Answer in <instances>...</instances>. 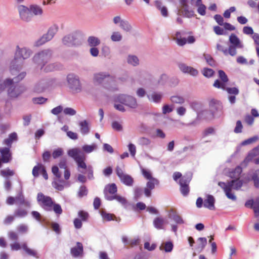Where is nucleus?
<instances>
[{
	"instance_id": "nucleus-1",
	"label": "nucleus",
	"mask_w": 259,
	"mask_h": 259,
	"mask_svg": "<svg viewBox=\"0 0 259 259\" xmlns=\"http://www.w3.org/2000/svg\"><path fill=\"white\" fill-rule=\"evenodd\" d=\"M114 107L117 110L124 112L126 110L124 105L131 108L135 109L138 106L136 99L130 95L126 94H118L113 98Z\"/></svg>"
},
{
	"instance_id": "nucleus-2",
	"label": "nucleus",
	"mask_w": 259,
	"mask_h": 259,
	"mask_svg": "<svg viewBox=\"0 0 259 259\" xmlns=\"http://www.w3.org/2000/svg\"><path fill=\"white\" fill-rule=\"evenodd\" d=\"M218 185L224 190L228 198L235 201L237 199L236 196L231 192V190L232 189L239 190L242 186L243 182L238 179L233 180L227 183L220 182Z\"/></svg>"
},
{
	"instance_id": "nucleus-3",
	"label": "nucleus",
	"mask_w": 259,
	"mask_h": 259,
	"mask_svg": "<svg viewBox=\"0 0 259 259\" xmlns=\"http://www.w3.org/2000/svg\"><path fill=\"white\" fill-rule=\"evenodd\" d=\"M53 55L52 50L44 49L35 54L33 58V61L37 65V67L42 70L45 65L51 60Z\"/></svg>"
},
{
	"instance_id": "nucleus-4",
	"label": "nucleus",
	"mask_w": 259,
	"mask_h": 259,
	"mask_svg": "<svg viewBox=\"0 0 259 259\" xmlns=\"http://www.w3.org/2000/svg\"><path fill=\"white\" fill-rule=\"evenodd\" d=\"M68 154L75 160L79 168H82L84 170L87 169L88 167L84 162L85 155L80 149L76 148L70 149L68 150Z\"/></svg>"
},
{
	"instance_id": "nucleus-5",
	"label": "nucleus",
	"mask_w": 259,
	"mask_h": 259,
	"mask_svg": "<svg viewBox=\"0 0 259 259\" xmlns=\"http://www.w3.org/2000/svg\"><path fill=\"white\" fill-rule=\"evenodd\" d=\"M59 27L57 25L54 24L48 29L47 33L44 34L35 42V46L38 47L51 40L58 32Z\"/></svg>"
},
{
	"instance_id": "nucleus-6",
	"label": "nucleus",
	"mask_w": 259,
	"mask_h": 259,
	"mask_svg": "<svg viewBox=\"0 0 259 259\" xmlns=\"http://www.w3.org/2000/svg\"><path fill=\"white\" fill-rule=\"evenodd\" d=\"M94 81L97 83H104L105 87L108 88L109 87L106 85L105 82H109L111 84H114L115 78L108 73L100 72L94 74Z\"/></svg>"
},
{
	"instance_id": "nucleus-7",
	"label": "nucleus",
	"mask_w": 259,
	"mask_h": 259,
	"mask_svg": "<svg viewBox=\"0 0 259 259\" xmlns=\"http://www.w3.org/2000/svg\"><path fill=\"white\" fill-rule=\"evenodd\" d=\"M180 8L177 10V15H183L185 17L191 18L195 16L193 9H190L188 0H179Z\"/></svg>"
},
{
	"instance_id": "nucleus-8",
	"label": "nucleus",
	"mask_w": 259,
	"mask_h": 259,
	"mask_svg": "<svg viewBox=\"0 0 259 259\" xmlns=\"http://www.w3.org/2000/svg\"><path fill=\"white\" fill-rule=\"evenodd\" d=\"M67 82L68 87L72 93H78L81 91L82 87L79 78L77 76L73 75H68Z\"/></svg>"
},
{
	"instance_id": "nucleus-9",
	"label": "nucleus",
	"mask_w": 259,
	"mask_h": 259,
	"mask_svg": "<svg viewBox=\"0 0 259 259\" xmlns=\"http://www.w3.org/2000/svg\"><path fill=\"white\" fill-rule=\"evenodd\" d=\"M55 80L51 78H44L39 80L33 88V91L36 93H41L44 92L50 87L53 85Z\"/></svg>"
},
{
	"instance_id": "nucleus-10",
	"label": "nucleus",
	"mask_w": 259,
	"mask_h": 259,
	"mask_svg": "<svg viewBox=\"0 0 259 259\" xmlns=\"http://www.w3.org/2000/svg\"><path fill=\"white\" fill-rule=\"evenodd\" d=\"M37 200L41 207L47 211H52L53 205L52 199L47 196H45L42 193L37 194Z\"/></svg>"
},
{
	"instance_id": "nucleus-11",
	"label": "nucleus",
	"mask_w": 259,
	"mask_h": 259,
	"mask_svg": "<svg viewBox=\"0 0 259 259\" xmlns=\"http://www.w3.org/2000/svg\"><path fill=\"white\" fill-rule=\"evenodd\" d=\"M116 173L123 184L128 186L133 185L134 179L130 175L124 173L122 169L118 166L116 167Z\"/></svg>"
},
{
	"instance_id": "nucleus-12",
	"label": "nucleus",
	"mask_w": 259,
	"mask_h": 259,
	"mask_svg": "<svg viewBox=\"0 0 259 259\" xmlns=\"http://www.w3.org/2000/svg\"><path fill=\"white\" fill-rule=\"evenodd\" d=\"M79 34L76 32H73L65 36L62 38L63 44L67 46L78 45L80 42L78 40Z\"/></svg>"
},
{
	"instance_id": "nucleus-13",
	"label": "nucleus",
	"mask_w": 259,
	"mask_h": 259,
	"mask_svg": "<svg viewBox=\"0 0 259 259\" xmlns=\"http://www.w3.org/2000/svg\"><path fill=\"white\" fill-rule=\"evenodd\" d=\"M117 186L114 183L107 185L104 189V194L105 198L108 201H112L113 200V196H114L117 193Z\"/></svg>"
},
{
	"instance_id": "nucleus-14",
	"label": "nucleus",
	"mask_w": 259,
	"mask_h": 259,
	"mask_svg": "<svg viewBox=\"0 0 259 259\" xmlns=\"http://www.w3.org/2000/svg\"><path fill=\"white\" fill-rule=\"evenodd\" d=\"M219 76L221 81L217 79L213 83V87L218 89H222L223 90L226 89V83L228 81L229 79L227 75L225 72L220 70L218 71Z\"/></svg>"
},
{
	"instance_id": "nucleus-15",
	"label": "nucleus",
	"mask_w": 259,
	"mask_h": 259,
	"mask_svg": "<svg viewBox=\"0 0 259 259\" xmlns=\"http://www.w3.org/2000/svg\"><path fill=\"white\" fill-rule=\"evenodd\" d=\"M15 84H9L8 91L9 95L14 98L17 97L25 90L24 87Z\"/></svg>"
},
{
	"instance_id": "nucleus-16",
	"label": "nucleus",
	"mask_w": 259,
	"mask_h": 259,
	"mask_svg": "<svg viewBox=\"0 0 259 259\" xmlns=\"http://www.w3.org/2000/svg\"><path fill=\"white\" fill-rule=\"evenodd\" d=\"M23 61L21 58H19L15 55L14 59L12 61L10 65V71L13 75L19 71L22 68Z\"/></svg>"
},
{
	"instance_id": "nucleus-17",
	"label": "nucleus",
	"mask_w": 259,
	"mask_h": 259,
	"mask_svg": "<svg viewBox=\"0 0 259 259\" xmlns=\"http://www.w3.org/2000/svg\"><path fill=\"white\" fill-rule=\"evenodd\" d=\"M191 179L186 176H184L179 181L180 191L184 196H187L189 193V184Z\"/></svg>"
},
{
	"instance_id": "nucleus-18",
	"label": "nucleus",
	"mask_w": 259,
	"mask_h": 259,
	"mask_svg": "<svg viewBox=\"0 0 259 259\" xmlns=\"http://www.w3.org/2000/svg\"><path fill=\"white\" fill-rule=\"evenodd\" d=\"M18 9L21 19L27 22L31 20L32 14L30 12V8L29 9L23 5H20L18 7Z\"/></svg>"
},
{
	"instance_id": "nucleus-19",
	"label": "nucleus",
	"mask_w": 259,
	"mask_h": 259,
	"mask_svg": "<svg viewBox=\"0 0 259 259\" xmlns=\"http://www.w3.org/2000/svg\"><path fill=\"white\" fill-rule=\"evenodd\" d=\"M209 108L212 116H220L222 113L223 106L218 101H211Z\"/></svg>"
},
{
	"instance_id": "nucleus-20",
	"label": "nucleus",
	"mask_w": 259,
	"mask_h": 259,
	"mask_svg": "<svg viewBox=\"0 0 259 259\" xmlns=\"http://www.w3.org/2000/svg\"><path fill=\"white\" fill-rule=\"evenodd\" d=\"M0 153L2 158H0V167L2 166V162L8 163L11 159V154L9 147L0 148Z\"/></svg>"
},
{
	"instance_id": "nucleus-21",
	"label": "nucleus",
	"mask_w": 259,
	"mask_h": 259,
	"mask_svg": "<svg viewBox=\"0 0 259 259\" xmlns=\"http://www.w3.org/2000/svg\"><path fill=\"white\" fill-rule=\"evenodd\" d=\"M159 184V181L155 178H152L148 180L146 184V187L144 188V193L147 197H150L151 195V191L155 188V185Z\"/></svg>"
},
{
	"instance_id": "nucleus-22",
	"label": "nucleus",
	"mask_w": 259,
	"mask_h": 259,
	"mask_svg": "<svg viewBox=\"0 0 259 259\" xmlns=\"http://www.w3.org/2000/svg\"><path fill=\"white\" fill-rule=\"evenodd\" d=\"M179 68L184 73H188L192 76H195L198 73V71L195 68L188 66L184 63H180L179 64Z\"/></svg>"
},
{
	"instance_id": "nucleus-23",
	"label": "nucleus",
	"mask_w": 259,
	"mask_h": 259,
	"mask_svg": "<svg viewBox=\"0 0 259 259\" xmlns=\"http://www.w3.org/2000/svg\"><path fill=\"white\" fill-rule=\"evenodd\" d=\"M31 54V51L30 50L26 48L19 49L17 50L15 55L19 58H21L23 61L29 58Z\"/></svg>"
},
{
	"instance_id": "nucleus-24",
	"label": "nucleus",
	"mask_w": 259,
	"mask_h": 259,
	"mask_svg": "<svg viewBox=\"0 0 259 259\" xmlns=\"http://www.w3.org/2000/svg\"><path fill=\"white\" fill-rule=\"evenodd\" d=\"M83 245L81 243L77 242L76 246L71 248L70 253L72 256L74 257H78L83 253Z\"/></svg>"
},
{
	"instance_id": "nucleus-25",
	"label": "nucleus",
	"mask_w": 259,
	"mask_h": 259,
	"mask_svg": "<svg viewBox=\"0 0 259 259\" xmlns=\"http://www.w3.org/2000/svg\"><path fill=\"white\" fill-rule=\"evenodd\" d=\"M215 198L212 195H207L206 199H204L203 205L205 207L210 209L214 210Z\"/></svg>"
},
{
	"instance_id": "nucleus-26",
	"label": "nucleus",
	"mask_w": 259,
	"mask_h": 259,
	"mask_svg": "<svg viewBox=\"0 0 259 259\" xmlns=\"http://www.w3.org/2000/svg\"><path fill=\"white\" fill-rule=\"evenodd\" d=\"M163 95L161 93L153 92L150 94L147 95V98L149 101L156 103H159L161 102Z\"/></svg>"
},
{
	"instance_id": "nucleus-27",
	"label": "nucleus",
	"mask_w": 259,
	"mask_h": 259,
	"mask_svg": "<svg viewBox=\"0 0 259 259\" xmlns=\"http://www.w3.org/2000/svg\"><path fill=\"white\" fill-rule=\"evenodd\" d=\"M245 180L247 182H249L250 180L253 181L254 186L255 188H259V169H257L253 172L250 175V178L248 177L247 178H245Z\"/></svg>"
},
{
	"instance_id": "nucleus-28",
	"label": "nucleus",
	"mask_w": 259,
	"mask_h": 259,
	"mask_svg": "<svg viewBox=\"0 0 259 259\" xmlns=\"http://www.w3.org/2000/svg\"><path fill=\"white\" fill-rule=\"evenodd\" d=\"M229 41L231 44V46H234L239 49H241L243 47V45L240 40L235 34L232 33L230 35Z\"/></svg>"
},
{
	"instance_id": "nucleus-29",
	"label": "nucleus",
	"mask_w": 259,
	"mask_h": 259,
	"mask_svg": "<svg viewBox=\"0 0 259 259\" xmlns=\"http://www.w3.org/2000/svg\"><path fill=\"white\" fill-rule=\"evenodd\" d=\"M168 218L172 219L178 224H182L184 223L181 217L178 214L176 211L172 209H170L169 211Z\"/></svg>"
},
{
	"instance_id": "nucleus-30",
	"label": "nucleus",
	"mask_w": 259,
	"mask_h": 259,
	"mask_svg": "<svg viewBox=\"0 0 259 259\" xmlns=\"http://www.w3.org/2000/svg\"><path fill=\"white\" fill-rule=\"evenodd\" d=\"M26 75V72H22L20 73L17 76L14 77L13 79H7L6 80V83L12 84L17 83L25 78Z\"/></svg>"
},
{
	"instance_id": "nucleus-31",
	"label": "nucleus",
	"mask_w": 259,
	"mask_h": 259,
	"mask_svg": "<svg viewBox=\"0 0 259 259\" xmlns=\"http://www.w3.org/2000/svg\"><path fill=\"white\" fill-rule=\"evenodd\" d=\"M15 202L17 204L23 205L26 207H29L30 206V202L25 199L24 196L22 192L19 193L15 197Z\"/></svg>"
},
{
	"instance_id": "nucleus-32",
	"label": "nucleus",
	"mask_w": 259,
	"mask_h": 259,
	"mask_svg": "<svg viewBox=\"0 0 259 259\" xmlns=\"http://www.w3.org/2000/svg\"><path fill=\"white\" fill-rule=\"evenodd\" d=\"M79 125L80 133L82 135H87L90 132V128L87 120H84L79 122Z\"/></svg>"
},
{
	"instance_id": "nucleus-33",
	"label": "nucleus",
	"mask_w": 259,
	"mask_h": 259,
	"mask_svg": "<svg viewBox=\"0 0 259 259\" xmlns=\"http://www.w3.org/2000/svg\"><path fill=\"white\" fill-rule=\"evenodd\" d=\"M242 171L241 167L238 166L234 169L229 172V177L232 179H239L240 174Z\"/></svg>"
},
{
	"instance_id": "nucleus-34",
	"label": "nucleus",
	"mask_w": 259,
	"mask_h": 259,
	"mask_svg": "<svg viewBox=\"0 0 259 259\" xmlns=\"http://www.w3.org/2000/svg\"><path fill=\"white\" fill-rule=\"evenodd\" d=\"M173 247V244L171 241H167L163 242L159 247V249L166 252H170L172 251Z\"/></svg>"
},
{
	"instance_id": "nucleus-35",
	"label": "nucleus",
	"mask_w": 259,
	"mask_h": 259,
	"mask_svg": "<svg viewBox=\"0 0 259 259\" xmlns=\"http://www.w3.org/2000/svg\"><path fill=\"white\" fill-rule=\"evenodd\" d=\"M153 225L157 229H163L164 225V220L162 218L157 217L153 221Z\"/></svg>"
},
{
	"instance_id": "nucleus-36",
	"label": "nucleus",
	"mask_w": 259,
	"mask_h": 259,
	"mask_svg": "<svg viewBox=\"0 0 259 259\" xmlns=\"http://www.w3.org/2000/svg\"><path fill=\"white\" fill-rule=\"evenodd\" d=\"M88 42L90 46L92 47H96L100 44V39L95 36H90L88 39Z\"/></svg>"
},
{
	"instance_id": "nucleus-37",
	"label": "nucleus",
	"mask_w": 259,
	"mask_h": 259,
	"mask_svg": "<svg viewBox=\"0 0 259 259\" xmlns=\"http://www.w3.org/2000/svg\"><path fill=\"white\" fill-rule=\"evenodd\" d=\"M128 64L136 66L139 64V60L138 58L135 55H129L127 59Z\"/></svg>"
},
{
	"instance_id": "nucleus-38",
	"label": "nucleus",
	"mask_w": 259,
	"mask_h": 259,
	"mask_svg": "<svg viewBox=\"0 0 259 259\" xmlns=\"http://www.w3.org/2000/svg\"><path fill=\"white\" fill-rule=\"evenodd\" d=\"M27 211L23 208H19L15 210L14 215L16 217L23 218L27 215Z\"/></svg>"
},
{
	"instance_id": "nucleus-39",
	"label": "nucleus",
	"mask_w": 259,
	"mask_h": 259,
	"mask_svg": "<svg viewBox=\"0 0 259 259\" xmlns=\"http://www.w3.org/2000/svg\"><path fill=\"white\" fill-rule=\"evenodd\" d=\"M120 27L124 31L130 32L132 29V26L126 20H123L119 25Z\"/></svg>"
},
{
	"instance_id": "nucleus-40",
	"label": "nucleus",
	"mask_w": 259,
	"mask_h": 259,
	"mask_svg": "<svg viewBox=\"0 0 259 259\" xmlns=\"http://www.w3.org/2000/svg\"><path fill=\"white\" fill-rule=\"evenodd\" d=\"M30 12L35 15H40L42 13V10L37 5H32L30 6Z\"/></svg>"
},
{
	"instance_id": "nucleus-41",
	"label": "nucleus",
	"mask_w": 259,
	"mask_h": 259,
	"mask_svg": "<svg viewBox=\"0 0 259 259\" xmlns=\"http://www.w3.org/2000/svg\"><path fill=\"white\" fill-rule=\"evenodd\" d=\"M58 68V65L56 63L49 64L44 66V71L46 72L53 71Z\"/></svg>"
},
{
	"instance_id": "nucleus-42",
	"label": "nucleus",
	"mask_w": 259,
	"mask_h": 259,
	"mask_svg": "<svg viewBox=\"0 0 259 259\" xmlns=\"http://www.w3.org/2000/svg\"><path fill=\"white\" fill-rule=\"evenodd\" d=\"M96 148H97V145L95 144H93L92 145H84L82 147V150L84 152L87 153L92 152L93 151L95 150Z\"/></svg>"
},
{
	"instance_id": "nucleus-43",
	"label": "nucleus",
	"mask_w": 259,
	"mask_h": 259,
	"mask_svg": "<svg viewBox=\"0 0 259 259\" xmlns=\"http://www.w3.org/2000/svg\"><path fill=\"white\" fill-rule=\"evenodd\" d=\"M198 7L197 12L201 15L204 16L206 14V6L202 3V1L198 5H195Z\"/></svg>"
},
{
	"instance_id": "nucleus-44",
	"label": "nucleus",
	"mask_w": 259,
	"mask_h": 259,
	"mask_svg": "<svg viewBox=\"0 0 259 259\" xmlns=\"http://www.w3.org/2000/svg\"><path fill=\"white\" fill-rule=\"evenodd\" d=\"M22 247L29 255L36 256L37 253L36 251L28 248L26 243H23Z\"/></svg>"
},
{
	"instance_id": "nucleus-45",
	"label": "nucleus",
	"mask_w": 259,
	"mask_h": 259,
	"mask_svg": "<svg viewBox=\"0 0 259 259\" xmlns=\"http://www.w3.org/2000/svg\"><path fill=\"white\" fill-rule=\"evenodd\" d=\"M122 38V36L118 31H114L111 35V39L113 41H119Z\"/></svg>"
},
{
	"instance_id": "nucleus-46",
	"label": "nucleus",
	"mask_w": 259,
	"mask_h": 259,
	"mask_svg": "<svg viewBox=\"0 0 259 259\" xmlns=\"http://www.w3.org/2000/svg\"><path fill=\"white\" fill-rule=\"evenodd\" d=\"M88 193V189L85 186L80 187L77 195L79 197L81 198L84 196H87Z\"/></svg>"
},
{
	"instance_id": "nucleus-47",
	"label": "nucleus",
	"mask_w": 259,
	"mask_h": 259,
	"mask_svg": "<svg viewBox=\"0 0 259 259\" xmlns=\"http://www.w3.org/2000/svg\"><path fill=\"white\" fill-rule=\"evenodd\" d=\"M138 143L141 146H148L151 144V141L147 138L141 137L138 140Z\"/></svg>"
},
{
	"instance_id": "nucleus-48",
	"label": "nucleus",
	"mask_w": 259,
	"mask_h": 259,
	"mask_svg": "<svg viewBox=\"0 0 259 259\" xmlns=\"http://www.w3.org/2000/svg\"><path fill=\"white\" fill-rule=\"evenodd\" d=\"M47 100V98L42 97H35L32 99V102L35 104H42L46 103Z\"/></svg>"
},
{
	"instance_id": "nucleus-49",
	"label": "nucleus",
	"mask_w": 259,
	"mask_h": 259,
	"mask_svg": "<svg viewBox=\"0 0 259 259\" xmlns=\"http://www.w3.org/2000/svg\"><path fill=\"white\" fill-rule=\"evenodd\" d=\"M64 183L63 181H55L53 182L52 184L53 187L59 191H62L64 189V186L62 184Z\"/></svg>"
},
{
	"instance_id": "nucleus-50",
	"label": "nucleus",
	"mask_w": 259,
	"mask_h": 259,
	"mask_svg": "<svg viewBox=\"0 0 259 259\" xmlns=\"http://www.w3.org/2000/svg\"><path fill=\"white\" fill-rule=\"evenodd\" d=\"M204 58L207 63L211 66H215V63L212 57L209 54H204Z\"/></svg>"
},
{
	"instance_id": "nucleus-51",
	"label": "nucleus",
	"mask_w": 259,
	"mask_h": 259,
	"mask_svg": "<svg viewBox=\"0 0 259 259\" xmlns=\"http://www.w3.org/2000/svg\"><path fill=\"white\" fill-rule=\"evenodd\" d=\"M63 154V149L61 148H58L57 149L54 150L52 153V156L54 159H56L62 156Z\"/></svg>"
},
{
	"instance_id": "nucleus-52",
	"label": "nucleus",
	"mask_w": 259,
	"mask_h": 259,
	"mask_svg": "<svg viewBox=\"0 0 259 259\" xmlns=\"http://www.w3.org/2000/svg\"><path fill=\"white\" fill-rule=\"evenodd\" d=\"M225 90H226L228 92V94H229L230 95H233V96L237 95L239 94V90L237 88H235V87H233V88H226V89Z\"/></svg>"
},
{
	"instance_id": "nucleus-53",
	"label": "nucleus",
	"mask_w": 259,
	"mask_h": 259,
	"mask_svg": "<svg viewBox=\"0 0 259 259\" xmlns=\"http://www.w3.org/2000/svg\"><path fill=\"white\" fill-rule=\"evenodd\" d=\"M258 138L257 136H254L250 138H249L246 140H244L242 143V145L245 146L248 144H252L255 142H256L258 140Z\"/></svg>"
},
{
	"instance_id": "nucleus-54",
	"label": "nucleus",
	"mask_w": 259,
	"mask_h": 259,
	"mask_svg": "<svg viewBox=\"0 0 259 259\" xmlns=\"http://www.w3.org/2000/svg\"><path fill=\"white\" fill-rule=\"evenodd\" d=\"M143 194V189L139 187H136L134 189L135 198L136 200L139 199Z\"/></svg>"
},
{
	"instance_id": "nucleus-55",
	"label": "nucleus",
	"mask_w": 259,
	"mask_h": 259,
	"mask_svg": "<svg viewBox=\"0 0 259 259\" xmlns=\"http://www.w3.org/2000/svg\"><path fill=\"white\" fill-rule=\"evenodd\" d=\"M171 101L174 103L182 104L184 102V99L183 97L178 96H175L171 97Z\"/></svg>"
},
{
	"instance_id": "nucleus-56",
	"label": "nucleus",
	"mask_w": 259,
	"mask_h": 259,
	"mask_svg": "<svg viewBox=\"0 0 259 259\" xmlns=\"http://www.w3.org/2000/svg\"><path fill=\"white\" fill-rule=\"evenodd\" d=\"M52 209H53L54 212L58 215L61 214L63 211L60 205L54 203H53Z\"/></svg>"
},
{
	"instance_id": "nucleus-57",
	"label": "nucleus",
	"mask_w": 259,
	"mask_h": 259,
	"mask_svg": "<svg viewBox=\"0 0 259 259\" xmlns=\"http://www.w3.org/2000/svg\"><path fill=\"white\" fill-rule=\"evenodd\" d=\"M114 199L122 205H125L127 203V201L124 197L118 195L117 194L113 196V200Z\"/></svg>"
},
{
	"instance_id": "nucleus-58",
	"label": "nucleus",
	"mask_w": 259,
	"mask_h": 259,
	"mask_svg": "<svg viewBox=\"0 0 259 259\" xmlns=\"http://www.w3.org/2000/svg\"><path fill=\"white\" fill-rule=\"evenodd\" d=\"M202 73L204 76L207 77H210L213 75L214 71L211 69L204 68L202 71Z\"/></svg>"
},
{
	"instance_id": "nucleus-59",
	"label": "nucleus",
	"mask_w": 259,
	"mask_h": 259,
	"mask_svg": "<svg viewBox=\"0 0 259 259\" xmlns=\"http://www.w3.org/2000/svg\"><path fill=\"white\" fill-rule=\"evenodd\" d=\"M128 148L131 156L133 157H135L136 153V147L135 145L132 143H130L128 145Z\"/></svg>"
},
{
	"instance_id": "nucleus-60",
	"label": "nucleus",
	"mask_w": 259,
	"mask_h": 259,
	"mask_svg": "<svg viewBox=\"0 0 259 259\" xmlns=\"http://www.w3.org/2000/svg\"><path fill=\"white\" fill-rule=\"evenodd\" d=\"M63 112L65 115L71 116L74 115L76 113V111L74 109L69 107L65 108L63 110Z\"/></svg>"
},
{
	"instance_id": "nucleus-61",
	"label": "nucleus",
	"mask_w": 259,
	"mask_h": 259,
	"mask_svg": "<svg viewBox=\"0 0 259 259\" xmlns=\"http://www.w3.org/2000/svg\"><path fill=\"white\" fill-rule=\"evenodd\" d=\"M238 48L234 46H230L228 49V55L229 54L232 56H234L237 54L236 49Z\"/></svg>"
},
{
	"instance_id": "nucleus-62",
	"label": "nucleus",
	"mask_w": 259,
	"mask_h": 259,
	"mask_svg": "<svg viewBox=\"0 0 259 259\" xmlns=\"http://www.w3.org/2000/svg\"><path fill=\"white\" fill-rule=\"evenodd\" d=\"M41 164H39L38 165L35 166L32 169V174L34 177H37L39 175V171L40 172L41 171V167L42 166Z\"/></svg>"
},
{
	"instance_id": "nucleus-63",
	"label": "nucleus",
	"mask_w": 259,
	"mask_h": 259,
	"mask_svg": "<svg viewBox=\"0 0 259 259\" xmlns=\"http://www.w3.org/2000/svg\"><path fill=\"white\" fill-rule=\"evenodd\" d=\"M28 226L24 224H21L17 227V230L21 233H25L28 231Z\"/></svg>"
},
{
	"instance_id": "nucleus-64",
	"label": "nucleus",
	"mask_w": 259,
	"mask_h": 259,
	"mask_svg": "<svg viewBox=\"0 0 259 259\" xmlns=\"http://www.w3.org/2000/svg\"><path fill=\"white\" fill-rule=\"evenodd\" d=\"M79 217L81 219V221H86L89 217V214L88 212L83 210H80L78 213Z\"/></svg>"
}]
</instances>
